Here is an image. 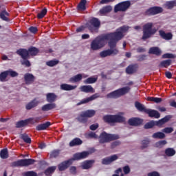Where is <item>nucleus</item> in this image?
Wrapping results in <instances>:
<instances>
[{"instance_id":"14","label":"nucleus","mask_w":176,"mask_h":176,"mask_svg":"<svg viewBox=\"0 0 176 176\" xmlns=\"http://www.w3.org/2000/svg\"><path fill=\"white\" fill-rule=\"evenodd\" d=\"M118 159H119V157H118V155L114 154L109 157L103 158L102 160V164H104V166H108V165L111 164V163H113V162L118 160Z\"/></svg>"},{"instance_id":"58","label":"nucleus","mask_w":176,"mask_h":176,"mask_svg":"<svg viewBox=\"0 0 176 176\" xmlns=\"http://www.w3.org/2000/svg\"><path fill=\"white\" fill-rule=\"evenodd\" d=\"M88 137L89 138H94L95 140L98 138V135L96 134V133L91 131L88 133Z\"/></svg>"},{"instance_id":"57","label":"nucleus","mask_w":176,"mask_h":176,"mask_svg":"<svg viewBox=\"0 0 176 176\" xmlns=\"http://www.w3.org/2000/svg\"><path fill=\"white\" fill-rule=\"evenodd\" d=\"M7 74L8 76L10 75V76H12V78H14V77L17 76V75H19V74H17V72H16L14 71H12V70L7 71Z\"/></svg>"},{"instance_id":"19","label":"nucleus","mask_w":176,"mask_h":176,"mask_svg":"<svg viewBox=\"0 0 176 176\" xmlns=\"http://www.w3.org/2000/svg\"><path fill=\"white\" fill-rule=\"evenodd\" d=\"M160 36L165 41H171L173 39V33H166L164 30H159Z\"/></svg>"},{"instance_id":"35","label":"nucleus","mask_w":176,"mask_h":176,"mask_svg":"<svg viewBox=\"0 0 176 176\" xmlns=\"http://www.w3.org/2000/svg\"><path fill=\"white\" fill-rule=\"evenodd\" d=\"M152 138L157 140L166 138V135L163 132H156L152 135Z\"/></svg>"},{"instance_id":"42","label":"nucleus","mask_w":176,"mask_h":176,"mask_svg":"<svg viewBox=\"0 0 176 176\" xmlns=\"http://www.w3.org/2000/svg\"><path fill=\"white\" fill-rule=\"evenodd\" d=\"M151 142V140L149 139L146 138L142 141V149H145L149 146V143Z\"/></svg>"},{"instance_id":"55","label":"nucleus","mask_w":176,"mask_h":176,"mask_svg":"<svg viewBox=\"0 0 176 176\" xmlns=\"http://www.w3.org/2000/svg\"><path fill=\"white\" fill-rule=\"evenodd\" d=\"M162 58H175V55L166 53L162 55Z\"/></svg>"},{"instance_id":"4","label":"nucleus","mask_w":176,"mask_h":176,"mask_svg":"<svg viewBox=\"0 0 176 176\" xmlns=\"http://www.w3.org/2000/svg\"><path fill=\"white\" fill-rule=\"evenodd\" d=\"M135 107L140 112H144V113H147L149 118H155V119H159V118H160V113L159 111L152 110L151 109H146L144 104H141L138 101L135 102Z\"/></svg>"},{"instance_id":"9","label":"nucleus","mask_w":176,"mask_h":176,"mask_svg":"<svg viewBox=\"0 0 176 176\" xmlns=\"http://www.w3.org/2000/svg\"><path fill=\"white\" fill-rule=\"evenodd\" d=\"M115 140H119L118 135L109 134L104 131L100 135L99 143L107 144V142H111V141H115Z\"/></svg>"},{"instance_id":"22","label":"nucleus","mask_w":176,"mask_h":176,"mask_svg":"<svg viewBox=\"0 0 176 176\" xmlns=\"http://www.w3.org/2000/svg\"><path fill=\"white\" fill-rule=\"evenodd\" d=\"M17 54H19L23 59H27L30 57V50L21 49L17 51Z\"/></svg>"},{"instance_id":"59","label":"nucleus","mask_w":176,"mask_h":176,"mask_svg":"<svg viewBox=\"0 0 176 176\" xmlns=\"http://www.w3.org/2000/svg\"><path fill=\"white\" fill-rule=\"evenodd\" d=\"M22 65H25V67H31V63H30V60L27 59H23L21 61Z\"/></svg>"},{"instance_id":"37","label":"nucleus","mask_w":176,"mask_h":176,"mask_svg":"<svg viewBox=\"0 0 176 176\" xmlns=\"http://www.w3.org/2000/svg\"><path fill=\"white\" fill-rule=\"evenodd\" d=\"M86 3H87V1L81 0L79 4L78 5V10H86Z\"/></svg>"},{"instance_id":"2","label":"nucleus","mask_w":176,"mask_h":176,"mask_svg":"<svg viewBox=\"0 0 176 176\" xmlns=\"http://www.w3.org/2000/svg\"><path fill=\"white\" fill-rule=\"evenodd\" d=\"M111 37H109L108 33L100 36H98L94 38L91 43V50H100L105 46V41H109Z\"/></svg>"},{"instance_id":"28","label":"nucleus","mask_w":176,"mask_h":176,"mask_svg":"<svg viewBox=\"0 0 176 176\" xmlns=\"http://www.w3.org/2000/svg\"><path fill=\"white\" fill-rule=\"evenodd\" d=\"M175 6L176 7V0L166 1L164 4L165 9H168L169 10H171Z\"/></svg>"},{"instance_id":"5","label":"nucleus","mask_w":176,"mask_h":176,"mask_svg":"<svg viewBox=\"0 0 176 176\" xmlns=\"http://www.w3.org/2000/svg\"><path fill=\"white\" fill-rule=\"evenodd\" d=\"M129 31V26H122L120 27L118 29L116 30L114 32H110L107 33L109 36L110 37V39H112L116 43H118L119 41H121V39L123 38V33L127 32Z\"/></svg>"},{"instance_id":"26","label":"nucleus","mask_w":176,"mask_h":176,"mask_svg":"<svg viewBox=\"0 0 176 176\" xmlns=\"http://www.w3.org/2000/svg\"><path fill=\"white\" fill-rule=\"evenodd\" d=\"M38 104H39V100L34 99L26 104V109H28V110L32 109V108H35V107H38Z\"/></svg>"},{"instance_id":"60","label":"nucleus","mask_w":176,"mask_h":176,"mask_svg":"<svg viewBox=\"0 0 176 176\" xmlns=\"http://www.w3.org/2000/svg\"><path fill=\"white\" fill-rule=\"evenodd\" d=\"M25 176H37V175L34 171H28L25 173Z\"/></svg>"},{"instance_id":"50","label":"nucleus","mask_w":176,"mask_h":176,"mask_svg":"<svg viewBox=\"0 0 176 176\" xmlns=\"http://www.w3.org/2000/svg\"><path fill=\"white\" fill-rule=\"evenodd\" d=\"M58 168L60 171H64V170L67 168V161H64L63 162H61L58 165Z\"/></svg>"},{"instance_id":"20","label":"nucleus","mask_w":176,"mask_h":176,"mask_svg":"<svg viewBox=\"0 0 176 176\" xmlns=\"http://www.w3.org/2000/svg\"><path fill=\"white\" fill-rule=\"evenodd\" d=\"M170 119H171V116L170 115L166 116L164 118L158 121H155V124L158 127H162V126H163V124H164L165 123H167V122H168Z\"/></svg>"},{"instance_id":"36","label":"nucleus","mask_w":176,"mask_h":176,"mask_svg":"<svg viewBox=\"0 0 176 176\" xmlns=\"http://www.w3.org/2000/svg\"><path fill=\"white\" fill-rule=\"evenodd\" d=\"M50 126V122H47L46 123L38 125L36 129V130H38V131H41L42 130H46L47 127H49Z\"/></svg>"},{"instance_id":"45","label":"nucleus","mask_w":176,"mask_h":176,"mask_svg":"<svg viewBox=\"0 0 176 176\" xmlns=\"http://www.w3.org/2000/svg\"><path fill=\"white\" fill-rule=\"evenodd\" d=\"M21 138L27 144H31V138H30V137H28V135H27L25 133L22 134V135H21Z\"/></svg>"},{"instance_id":"12","label":"nucleus","mask_w":176,"mask_h":176,"mask_svg":"<svg viewBox=\"0 0 176 176\" xmlns=\"http://www.w3.org/2000/svg\"><path fill=\"white\" fill-rule=\"evenodd\" d=\"M35 160L33 159L19 160L12 163V167H25L34 164Z\"/></svg>"},{"instance_id":"38","label":"nucleus","mask_w":176,"mask_h":176,"mask_svg":"<svg viewBox=\"0 0 176 176\" xmlns=\"http://www.w3.org/2000/svg\"><path fill=\"white\" fill-rule=\"evenodd\" d=\"M8 16H9V13L6 12V10H3L0 13V19L4 21H9V19L7 18Z\"/></svg>"},{"instance_id":"46","label":"nucleus","mask_w":176,"mask_h":176,"mask_svg":"<svg viewBox=\"0 0 176 176\" xmlns=\"http://www.w3.org/2000/svg\"><path fill=\"white\" fill-rule=\"evenodd\" d=\"M155 121L151 120L144 124V129H152L153 127H155Z\"/></svg>"},{"instance_id":"24","label":"nucleus","mask_w":176,"mask_h":176,"mask_svg":"<svg viewBox=\"0 0 176 176\" xmlns=\"http://www.w3.org/2000/svg\"><path fill=\"white\" fill-rule=\"evenodd\" d=\"M80 89L83 93H94V89L91 85H82L80 87Z\"/></svg>"},{"instance_id":"23","label":"nucleus","mask_w":176,"mask_h":176,"mask_svg":"<svg viewBox=\"0 0 176 176\" xmlns=\"http://www.w3.org/2000/svg\"><path fill=\"white\" fill-rule=\"evenodd\" d=\"M82 144H83V141L79 138H76L69 142V146H79Z\"/></svg>"},{"instance_id":"8","label":"nucleus","mask_w":176,"mask_h":176,"mask_svg":"<svg viewBox=\"0 0 176 176\" xmlns=\"http://www.w3.org/2000/svg\"><path fill=\"white\" fill-rule=\"evenodd\" d=\"M90 152L89 151H82L80 153H76L73 155V157L67 160V167L71 166L76 160H83V159H87L89 157Z\"/></svg>"},{"instance_id":"51","label":"nucleus","mask_w":176,"mask_h":176,"mask_svg":"<svg viewBox=\"0 0 176 176\" xmlns=\"http://www.w3.org/2000/svg\"><path fill=\"white\" fill-rule=\"evenodd\" d=\"M46 13H47V10L44 8L40 13L38 14V19H43V17H45L46 15Z\"/></svg>"},{"instance_id":"21","label":"nucleus","mask_w":176,"mask_h":176,"mask_svg":"<svg viewBox=\"0 0 176 176\" xmlns=\"http://www.w3.org/2000/svg\"><path fill=\"white\" fill-rule=\"evenodd\" d=\"M129 126H140L142 124V120L138 118H132L128 120Z\"/></svg>"},{"instance_id":"54","label":"nucleus","mask_w":176,"mask_h":176,"mask_svg":"<svg viewBox=\"0 0 176 176\" xmlns=\"http://www.w3.org/2000/svg\"><path fill=\"white\" fill-rule=\"evenodd\" d=\"M162 131L166 134H170L174 131V129L173 127H166L162 130Z\"/></svg>"},{"instance_id":"7","label":"nucleus","mask_w":176,"mask_h":176,"mask_svg":"<svg viewBox=\"0 0 176 176\" xmlns=\"http://www.w3.org/2000/svg\"><path fill=\"white\" fill-rule=\"evenodd\" d=\"M86 25L91 34H97L100 30V27H101V21L98 18H92Z\"/></svg>"},{"instance_id":"64","label":"nucleus","mask_w":176,"mask_h":176,"mask_svg":"<svg viewBox=\"0 0 176 176\" xmlns=\"http://www.w3.org/2000/svg\"><path fill=\"white\" fill-rule=\"evenodd\" d=\"M148 176H160V174L157 171H153L148 173Z\"/></svg>"},{"instance_id":"48","label":"nucleus","mask_w":176,"mask_h":176,"mask_svg":"<svg viewBox=\"0 0 176 176\" xmlns=\"http://www.w3.org/2000/svg\"><path fill=\"white\" fill-rule=\"evenodd\" d=\"M8 72H3L0 74V81L1 82H5V80H6V78H8Z\"/></svg>"},{"instance_id":"6","label":"nucleus","mask_w":176,"mask_h":176,"mask_svg":"<svg viewBox=\"0 0 176 176\" xmlns=\"http://www.w3.org/2000/svg\"><path fill=\"white\" fill-rule=\"evenodd\" d=\"M103 120L105 123H124L126 122V118L121 115H106L103 117Z\"/></svg>"},{"instance_id":"16","label":"nucleus","mask_w":176,"mask_h":176,"mask_svg":"<svg viewBox=\"0 0 176 176\" xmlns=\"http://www.w3.org/2000/svg\"><path fill=\"white\" fill-rule=\"evenodd\" d=\"M138 69V64H132L129 65L125 70L126 74L128 75H133V74H135L137 70Z\"/></svg>"},{"instance_id":"44","label":"nucleus","mask_w":176,"mask_h":176,"mask_svg":"<svg viewBox=\"0 0 176 176\" xmlns=\"http://www.w3.org/2000/svg\"><path fill=\"white\" fill-rule=\"evenodd\" d=\"M38 52L39 51L38 50V49L34 47H32L29 49V54H30V56H36Z\"/></svg>"},{"instance_id":"11","label":"nucleus","mask_w":176,"mask_h":176,"mask_svg":"<svg viewBox=\"0 0 176 176\" xmlns=\"http://www.w3.org/2000/svg\"><path fill=\"white\" fill-rule=\"evenodd\" d=\"M131 6V2L130 1H122L115 6L114 12L115 13H118V12H126Z\"/></svg>"},{"instance_id":"63","label":"nucleus","mask_w":176,"mask_h":176,"mask_svg":"<svg viewBox=\"0 0 176 176\" xmlns=\"http://www.w3.org/2000/svg\"><path fill=\"white\" fill-rule=\"evenodd\" d=\"M123 171L124 174H129L130 173V166H125L123 167Z\"/></svg>"},{"instance_id":"56","label":"nucleus","mask_w":176,"mask_h":176,"mask_svg":"<svg viewBox=\"0 0 176 176\" xmlns=\"http://www.w3.org/2000/svg\"><path fill=\"white\" fill-rule=\"evenodd\" d=\"M69 173L70 174H72V175H76V173H77V170H76V166H70L69 168Z\"/></svg>"},{"instance_id":"34","label":"nucleus","mask_w":176,"mask_h":176,"mask_svg":"<svg viewBox=\"0 0 176 176\" xmlns=\"http://www.w3.org/2000/svg\"><path fill=\"white\" fill-rule=\"evenodd\" d=\"M112 11V6H106L100 10L99 13L100 14H107V13H109Z\"/></svg>"},{"instance_id":"1","label":"nucleus","mask_w":176,"mask_h":176,"mask_svg":"<svg viewBox=\"0 0 176 176\" xmlns=\"http://www.w3.org/2000/svg\"><path fill=\"white\" fill-rule=\"evenodd\" d=\"M109 47L106 50H103L100 52L99 55L101 58H105V57H109L111 56H117L119 54V50L116 48L118 43L115 42L113 39L109 40Z\"/></svg>"},{"instance_id":"27","label":"nucleus","mask_w":176,"mask_h":176,"mask_svg":"<svg viewBox=\"0 0 176 176\" xmlns=\"http://www.w3.org/2000/svg\"><path fill=\"white\" fill-rule=\"evenodd\" d=\"M57 105L56 103H48L42 107V111H51V109H54V108H56Z\"/></svg>"},{"instance_id":"31","label":"nucleus","mask_w":176,"mask_h":176,"mask_svg":"<svg viewBox=\"0 0 176 176\" xmlns=\"http://www.w3.org/2000/svg\"><path fill=\"white\" fill-rule=\"evenodd\" d=\"M82 78H83V76H82V74H78L70 78L69 82H71V83H78V82H80V80H82Z\"/></svg>"},{"instance_id":"30","label":"nucleus","mask_w":176,"mask_h":176,"mask_svg":"<svg viewBox=\"0 0 176 176\" xmlns=\"http://www.w3.org/2000/svg\"><path fill=\"white\" fill-rule=\"evenodd\" d=\"M172 60L170 59H167L165 60H162L159 64L158 67L160 68H168L170 65H171Z\"/></svg>"},{"instance_id":"49","label":"nucleus","mask_w":176,"mask_h":176,"mask_svg":"<svg viewBox=\"0 0 176 176\" xmlns=\"http://www.w3.org/2000/svg\"><path fill=\"white\" fill-rule=\"evenodd\" d=\"M59 155H60L59 150H54L50 153V157H52V158L58 157Z\"/></svg>"},{"instance_id":"47","label":"nucleus","mask_w":176,"mask_h":176,"mask_svg":"<svg viewBox=\"0 0 176 176\" xmlns=\"http://www.w3.org/2000/svg\"><path fill=\"white\" fill-rule=\"evenodd\" d=\"M25 126H27V121L21 120L16 124V127L17 129H20L21 127H24Z\"/></svg>"},{"instance_id":"62","label":"nucleus","mask_w":176,"mask_h":176,"mask_svg":"<svg viewBox=\"0 0 176 176\" xmlns=\"http://www.w3.org/2000/svg\"><path fill=\"white\" fill-rule=\"evenodd\" d=\"M90 130L92 131H94L95 130H97L98 129V124H93L89 126Z\"/></svg>"},{"instance_id":"13","label":"nucleus","mask_w":176,"mask_h":176,"mask_svg":"<svg viewBox=\"0 0 176 176\" xmlns=\"http://www.w3.org/2000/svg\"><path fill=\"white\" fill-rule=\"evenodd\" d=\"M160 13H163V8L154 6L147 9L144 14L145 16H155V14H159Z\"/></svg>"},{"instance_id":"18","label":"nucleus","mask_w":176,"mask_h":176,"mask_svg":"<svg viewBox=\"0 0 176 176\" xmlns=\"http://www.w3.org/2000/svg\"><path fill=\"white\" fill-rule=\"evenodd\" d=\"M98 97H100V95H98V94H95L89 98L82 100L80 102L77 103V105L79 106L82 105V104H87V102H90V101H93L94 100H96V98H98Z\"/></svg>"},{"instance_id":"10","label":"nucleus","mask_w":176,"mask_h":176,"mask_svg":"<svg viewBox=\"0 0 176 176\" xmlns=\"http://www.w3.org/2000/svg\"><path fill=\"white\" fill-rule=\"evenodd\" d=\"M130 91V87H124L120 88L114 91H112L107 95V98H119L124 94H127Z\"/></svg>"},{"instance_id":"33","label":"nucleus","mask_w":176,"mask_h":176,"mask_svg":"<svg viewBox=\"0 0 176 176\" xmlns=\"http://www.w3.org/2000/svg\"><path fill=\"white\" fill-rule=\"evenodd\" d=\"M82 116H85L86 118H93L94 115H96L95 110H87L85 111H82Z\"/></svg>"},{"instance_id":"15","label":"nucleus","mask_w":176,"mask_h":176,"mask_svg":"<svg viewBox=\"0 0 176 176\" xmlns=\"http://www.w3.org/2000/svg\"><path fill=\"white\" fill-rule=\"evenodd\" d=\"M94 163H96L94 160H85L82 162L80 168L82 170H89V168L93 167Z\"/></svg>"},{"instance_id":"40","label":"nucleus","mask_w":176,"mask_h":176,"mask_svg":"<svg viewBox=\"0 0 176 176\" xmlns=\"http://www.w3.org/2000/svg\"><path fill=\"white\" fill-rule=\"evenodd\" d=\"M0 157H1V159H8V157H9V154L8 153V148H4L1 151Z\"/></svg>"},{"instance_id":"52","label":"nucleus","mask_w":176,"mask_h":176,"mask_svg":"<svg viewBox=\"0 0 176 176\" xmlns=\"http://www.w3.org/2000/svg\"><path fill=\"white\" fill-rule=\"evenodd\" d=\"M48 67H54V65H57L58 64V60H50L46 63Z\"/></svg>"},{"instance_id":"61","label":"nucleus","mask_w":176,"mask_h":176,"mask_svg":"<svg viewBox=\"0 0 176 176\" xmlns=\"http://www.w3.org/2000/svg\"><path fill=\"white\" fill-rule=\"evenodd\" d=\"M76 87H78L76 85H67V91H68L69 90H75Z\"/></svg>"},{"instance_id":"25","label":"nucleus","mask_w":176,"mask_h":176,"mask_svg":"<svg viewBox=\"0 0 176 176\" xmlns=\"http://www.w3.org/2000/svg\"><path fill=\"white\" fill-rule=\"evenodd\" d=\"M46 100L47 102H54L57 100V95L54 93H48L46 94Z\"/></svg>"},{"instance_id":"3","label":"nucleus","mask_w":176,"mask_h":176,"mask_svg":"<svg viewBox=\"0 0 176 176\" xmlns=\"http://www.w3.org/2000/svg\"><path fill=\"white\" fill-rule=\"evenodd\" d=\"M157 32V29L153 28V23L148 22L143 25V34L142 36V41H146L152 38L153 35H155Z\"/></svg>"},{"instance_id":"39","label":"nucleus","mask_w":176,"mask_h":176,"mask_svg":"<svg viewBox=\"0 0 176 176\" xmlns=\"http://www.w3.org/2000/svg\"><path fill=\"white\" fill-rule=\"evenodd\" d=\"M97 82V78L94 77H89L84 80V83L85 85H91L93 83H96Z\"/></svg>"},{"instance_id":"53","label":"nucleus","mask_w":176,"mask_h":176,"mask_svg":"<svg viewBox=\"0 0 176 176\" xmlns=\"http://www.w3.org/2000/svg\"><path fill=\"white\" fill-rule=\"evenodd\" d=\"M78 122H80V123H86L87 122V119L85 116H82V113H80V116L78 117Z\"/></svg>"},{"instance_id":"32","label":"nucleus","mask_w":176,"mask_h":176,"mask_svg":"<svg viewBox=\"0 0 176 176\" xmlns=\"http://www.w3.org/2000/svg\"><path fill=\"white\" fill-rule=\"evenodd\" d=\"M164 153L168 157H173L175 155L176 151L173 148H167L165 149Z\"/></svg>"},{"instance_id":"29","label":"nucleus","mask_w":176,"mask_h":176,"mask_svg":"<svg viewBox=\"0 0 176 176\" xmlns=\"http://www.w3.org/2000/svg\"><path fill=\"white\" fill-rule=\"evenodd\" d=\"M149 54H155V56H161L162 51L157 47H151L148 50Z\"/></svg>"},{"instance_id":"17","label":"nucleus","mask_w":176,"mask_h":176,"mask_svg":"<svg viewBox=\"0 0 176 176\" xmlns=\"http://www.w3.org/2000/svg\"><path fill=\"white\" fill-rule=\"evenodd\" d=\"M36 78L32 74L27 73L24 74V80L25 85H32L35 82Z\"/></svg>"},{"instance_id":"41","label":"nucleus","mask_w":176,"mask_h":176,"mask_svg":"<svg viewBox=\"0 0 176 176\" xmlns=\"http://www.w3.org/2000/svg\"><path fill=\"white\" fill-rule=\"evenodd\" d=\"M166 144H167L166 140H160L155 144V148H163V146H164V145H166Z\"/></svg>"},{"instance_id":"43","label":"nucleus","mask_w":176,"mask_h":176,"mask_svg":"<svg viewBox=\"0 0 176 176\" xmlns=\"http://www.w3.org/2000/svg\"><path fill=\"white\" fill-rule=\"evenodd\" d=\"M56 168H57V166H51L45 171V174L46 175H50L51 174H53L54 171H56Z\"/></svg>"}]
</instances>
